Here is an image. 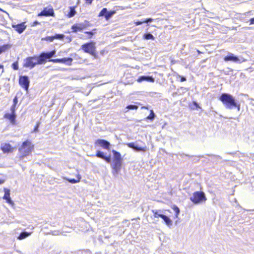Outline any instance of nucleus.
<instances>
[{
	"label": "nucleus",
	"instance_id": "e433bc0d",
	"mask_svg": "<svg viewBox=\"0 0 254 254\" xmlns=\"http://www.w3.org/2000/svg\"><path fill=\"white\" fill-rule=\"evenodd\" d=\"M39 126V123H37L36 126L35 127L33 131L37 132L38 131V127Z\"/></svg>",
	"mask_w": 254,
	"mask_h": 254
},
{
	"label": "nucleus",
	"instance_id": "4468645a",
	"mask_svg": "<svg viewBox=\"0 0 254 254\" xmlns=\"http://www.w3.org/2000/svg\"><path fill=\"white\" fill-rule=\"evenodd\" d=\"M128 147L133 149L136 151H143L145 152L146 150V147H141L136 146L134 143H128L127 144Z\"/></svg>",
	"mask_w": 254,
	"mask_h": 254
},
{
	"label": "nucleus",
	"instance_id": "c03bdc74",
	"mask_svg": "<svg viewBox=\"0 0 254 254\" xmlns=\"http://www.w3.org/2000/svg\"><path fill=\"white\" fill-rule=\"evenodd\" d=\"M86 2L89 4H91L93 0H85Z\"/></svg>",
	"mask_w": 254,
	"mask_h": 254
},
{
	"label": "nucleus",
	"instance_id": "a18cd8bd",
	"mask_svg": "<svg viewBox=\"0 0 254 254\" xmlns=\"http://www.w3.org/2000/svg\"><path fill=\"white\" fill-rule=\"evenodd\" d=\"M186 80V78L185 77H181V82H184V81H185Z\"/></svg>",
	"mask_w": 254,
	"mask_h": 254
},
{
	"label": "nucleus",
	"instance_id": "6ab92c4d",
	"mask_svg": "<svg viewBox=\"0 0 254 254\" xmlns=\"http://www.w3.org/2000/svg\"><path fill=\"white\" fill-rule=\"evenodd\" d=\"M31 232L28 233V232H27L25 231L21 232L19 236H18V239H19V240L24 239L27 238V237L29 236L30 235H31Z\"/></svg>",
	"mask_w": 254,
	"mask_h": 254
},
{
	"label": "nucleus",
	"instance_id": "a211bd4d",
	"mask_svg": "<svg viewBox=\"0 0 254 254\" xmlns=\"http://www.w3.org/2000/svg\"><path fill=\"white\" fill-rule=\"evenodd\" d=\"M11 45L9 44H4L2 46H0V54L6 51L8 49H10Z\"/></svg>",
	"mask_w": 254,
	"mask_h": 254
},
{
	"label": "nucleus",
	"instance_id": "1a4fd4ad",
	"mask_svg": "<svg viewBox=\"0 0 254 254\" xmlns=\"http://www.w3.org/2000/svg\"><path fill=\"white\" fill-rule=\"evenodd\" d=\"M54 14L53 8L52 6H48L44 8V9L38 14V16H53Z\"/></svg>",
	"mask_w": 254,
	"mask_h": 254
},
{
	"label": "nucleus",
	"instance_id": "2f4dec72",
	"mask_svg": "<svg viewBox=\"0 0 254 254\" xmlns=\"http://www.w3.org/2000/svg\"><path fill=\"white\" fill-rule=\"evenodd\" d=\"M173 209L176 213V217H178V215L179 214V213H180L179 208L177 206H174Z\"/></svg>",
	"mask_w": 254,
	"mask_h": 254
},
{
	"label": "nucleus",
	"instance_id": "ea45409f",
	"mask_svg": "<svg viewBox=\"0 0 254 254\" xmlns=\"http://www.w3.org/2000/svg\"><path fill=\"white\" fill-rule=\"evenodd\" d=\"M60 234H62V232H60V231H54L53 232V235H58Z\"/></svg>",
	"mask_w": 254,
	"mask_h": 254
},
{
	"label": "nucleus",
	"instance_id": "4be33fe9",
	"mask_svg": "<svg viewBox=\"0 0 254 254\" xmlns=\"http://www.w3.org/2000/svg\"><path fill=\"white\" fill-rule=\"evenodd\" d=\"M75 10L74 7H70V11L68 13L67 16L69 17H71L73 16L75 14Z\"/></svg>",
	"mask_w": 254,
	"mask_h": 254
},
{
	"label": "nucleus",
	"instance_id": "0eeeda50",
	"mask_svg": "<svg viewBox=\"0 0 254 254\" xmlns=\"http://www.w3.org/2000/svg\"><path fill=\"white\" fill-rule=\"evenodd\" d=\"M225 62L232 61L235 63L241 64L246 61V60L242 57L239 58L234 54L229 53L228 55L224 58Z\"/></svg>",
	"mask_w": 254,
	"mask_h": 254
},
{
	"label": "nucleus",
	"instance_id": "393cba45",
	"mask_svg": "<svg viewBox=\"0 0 254 254\" xmlns=\"http://www.w3.org/2000/svg\"><path fill=\"white\" fill-rule=\"evenodd\" d=\"M80 179H81V177L78 175L77 176V179H70V180L68 179L67 180L69 182L74 184V183H76L79 182L80 181Z\"/></svg>",
	"mask_w": 254,
	"mask_h": 254
},
{
	"label": "nucleus",
	"instance_id": "09e8293b",
	"mask_svg": "<svg viewBox=\"0 0 254 254\" xmlns=\"http://www.w3.org/2000/svg\"><path fill=\"white\" fill-rule=\"evenodd\" d=\"M142 108V109H146L147 108H146V107H142V108Z\"/></svg>",
	"mask_w": 254,
	"mask_h": 254
},
{
	"label": "nucleus",
	"instance_id": "9d476101",
	"mask_svg": "<svg viewBox=\"0 0 254 254\" xmlns=\"http://www.w3.org/2000/svg\"><path fill=\"white\" fill-rule=\"evenodd\" d=\"M0 149L4 153H11L13 151V148L9 143H2L0 144Z\"/></svg>",
	"mask_w": 254,
	"mask_h": 254
},
{
	"label": "nucleus",
	"instance_id": "f3484780",
	"mask_svg": "<svg viewBox=\"0 0 254 254\" xmlns=\"http://www.w3.org/2000/svg\"><path fill=\"white\" fill-rule=\"evenodd\" d=\"M4 117L9 120L12 124H14L16 118L15 114L6 113L4 115Z\"/></svg>",
	"mask_w": 254,
	"mask_h": 254
},
{
	"label": "nucleus",
	"instance_id": "b1692460",
	"mask_svg": "<svg viewBox=\"0 0 254 254\" xmlns=\"http://www.w3.org/2000/svg\"><path fill=\"white\" fill-rule=\"evenodd\" d=\"M116 13L115 11H108L107 14L105 15V18L106 19H109L113 14Z\"/></svg>",
	"mask_w": 254,
	"mask_h": 254
},
{
	"label": "nucleus",
	"instance_id": "20e7f679",
	"mask_svg": "<svg viewBox=\"0 0 254 254\" xmlns=\"http://www.w3.org/2000/svg\"><path fill=\"white\" fill-rule=\"evenodd\" d=\"M219 99L226 108L232 109L234 107H238V110H240V105L237 104L235 99L231 95L228 93H223L220 97Z\"/></svg>",
	"mask_w": 254,
	"mask_h": 254
},
{
	"label": "nucleus",
	"instance_id": "7c9ffc66",
	"mask_svg": "<svg viewBox=\"0 0 254 254\" xmlns=\"http://www.w3.org/2000/svg\"><path fill=\"white\" fill-rule=\"evenodd\" d=\"M72 61V59L71 58H64V64L70 65Z\"/></svg>",
	"mask_w": 254,
	"mask_h": 254
},
{
	"label": "nucleus",
	"instance_id": "37998d69",
	"mask_svg": "<svg viewBox=\"0 0 254 254\" xmlns=\"http://www.w3.org/2000/svg\"><path fill=\"white\" fill-rule=\"evenodd\" d=\"M250 24H254V18H252L250 19Z\"/></svg>",
	"mask_w": 254,
	"mask_h": 254
},
{
	"label": "nucleus",
	"instance_id": "39448f33",
	"mask_svg": "<svg viewBox=\"0 0 254 254\" xmlns=\"http://www.w3.org/2000/svg\"><path fill=\"white\" fill-rule=\"evenodd\" d=\"M190 199L194 204H198L201 202L205 201L206 200V198L204 192L202 191H196L193 193Z\"/></svg>",
	"mask_w": 254,
	"mask_h": 254
},
{
	"label": "nucleus",
	"instance_id": "aec40b11",
	"mask_svg": "<svg viewBox=\"0 0 254 254\" xmlns=\"http://www.w3.org/2000/svg\"><path fill=\"white\" fill-rule=\"evenodd\" d=\"M162 218L168 226L170 227L172 225V221L168 217L163 215Z\"/></svg>",
	"mask_w": 254,
	"mask_h": 254
},
{
	"label": "nucleus",
	"instance_id": "4c0bfd02",
	"mask_svg": "<svg viewBox=\"0 0 254 254\" xmlns=\"http://www.w3.org/2000/svg\"><path fill=\"white\" fill-rule=\"evenodd\" d=\"M104 160H105L107 163H110L111 162V159L109 157L105 156L103 158Z\"/></svg>",
	"mask_w": 254,
	"mask_h": 254
},
{
	"label": "nucleus",
	"instance_id": "a19ab883",
	"mask_svg": "<svg viewBox=\"0 0 254 254\" xmlns=\"http://www.w3.org/2000/svg\"><path fill=\"white\" fill-rule=\"evenodd\" d=\"M38 24H39V22L38 21H35L34 22H33L31 25L32 26H35L38 25Z\"/></svg>",
	"mask_w": 254,
	"mask_h": 254
},
{
	"label": "nucleus",
	"instance_id": "58836bf2",
	"mask_svg": "<svg viewBox=\"0 0 254 254\" xmlns=\"http://www.w3.org/2000/svg\"><path fill=\"white\" fill-rule=\"evenodd\" d=\"M17 102H18L17 98V97H15L13 99V105H15L16 106V104L17 103Z\"/></svg>",
	"mask_w": 254,
	"mask_h": 254
},
{
	"label": "nucleus",
	"instance_id": "423d86ee",
	"mask_svg": "<svg viewBox=\"0 0 254 254\" xmlns=\"http://www.w3.org/2000/svg\"><path fill=\"white\" fill-rule=\"evenodd\" d=\"M81 49L85 53H89L92 56H95L96 47L94 42L87 43L82 45Z\"/></svg>",
	"mask_w": 254,
	"mask_h": 254
},
{
	"label": "nucleus",
	"instance_id": "f03ea898",
	"mask_svg": "<svg viewBox=\"0 0 254 254\" xmlns=\"http://www.w3.org/2000/svg\"><path fill=\"white\" fill-rule=\"evenodd\" d=\"M34 150V145L29 140L24 141L18 148V158L19 161L26 162L29 161L28 157Z\"/></svg>",
	"mask_w": 254,
	"mask_h": 254
},
{
	"label": "nucleus",
	"instance_id": "f8f14e48",
	"mask_svg": "<svg viewBox=\"0 0 254 254\" xmlns=\"http://www.w3.org/2000/svg\"><path fill=\"white\" fill-rule=\"evenodd\" d=\"M4 194L3 196V199H5L6 202L10 204L11 206L14 205V203L13 201L11 200L10 196V190L9 189L4 188Z\"/></svg>",
	"mask_w": 254,
	"mask_h": 254
},
{
	"label": "nucleus",
	"instance_id": "79ce46f5",
	"mask_svg": "<svg viewBox=\"0 0 254 254\" xmlns=\"http://www.w3.org/2000/svg\"><path fill=\"white\" fill-rule=\"evenodd\" d=\"M144 23V22H143V20L141 21H137V22H135V23L136 24V25H140L142 23Z\"/></svg>",
	"mask_w": 254,
	"mask_h": 254
},
{
	"label": "nucleus",
	"instance_id": "de8ad7c7",
	"mask_svg": "<svg viewBox=\"0 0 254 254\" xmlns=\"http://www.w3.org/2000/svg\"><path fill=\"white\" fill-rule=\"evenodd\" d=\"M66 39H67L68 41H70V39L69 38L66 37Z\"/></svg>",
	"mask_w": 254,
	"mask_h": 254
},
{
	"label": "nucleus",
	"instance_id": "a878e982",
	"mask_svg": "<svg viewBox=\"0 0 254 254\" xmlns=\"http://www.w3.org/2000/svg\"><path fill=\"white\" fill-rule=\"evenodd\" d=\"M107 13V9L106 8H104L101 12L99 13V16H105Z\"/></svg>",
	"mask_w": 254,
	"mask_h": 254
},
{
	"label": "nucleus",
	"instance_id": "c85d7f7f",
	"mask_svg": "<svg viewBox=\"0 0 254 254\" xmlns=\"http://www.w3.org/2000/svg\"><path fill=\"white\" fill-rule=\"evenodd\" d=\"M155 114L154 113L153 110H151L150 111V114L147 117V119H149V120H153L154 119V118H155Z\"/></svg>",
	"mask_w": 254,
	"mask_h": 254
},
{
	"label": "nucleus",
	"instance_id": "dca6fc26",
	"mask_svg": "<svg viewBox=\"0 0 254 254\" xmlns=\"http://www.w3.org/2000/svg\"><path fill=\"white\" fill-rule=\"evenodd\" d=\"M143 81H146L148 82H154V79L152 76H142L139 77L137 80V81L138 82H141Z\"/></svg>",
	"mask_w": 254,
	"mask_h": 254
},
{
	"label": "nucleus",
	"instance_id": "ddd939ff",
	"mask_svg": "<svg viewBox=\"0 0 254 254\" xmlns=\"http://www.w3.org/2000/svg\"><path fill=\"white\" fill-rule=\"evenodd\" d=\"M12 27L19 33H22L26 28L24 23L18 24H12Z\"/></svg>",
	"mask_w": 254,
	"mask_h": 254
},
{
	"label": "nucleus",
	"instance_id": "bb28decb",
	"mask_svg": "<svg viewBox=\"0 0 254 254\" xmlns=\"http://www.w3.org/2000/svg\"><path fill=\"white\" fill-rule=\"evenodd\" d=\"M126 108L128 110H137L138 106L136 105H130L127 106Z\"/></svg>",
	"mask_w": 254,
	"mask_h": 254
},
{
	"label": "nucleus",
	"instance_id": "6e6552de",
	"mask_svg": "<svg viewBox=\"0 0 254 254\" xmlns=\"http://www.w3.org/2000/svg\"><path fill=\"white\" fill-rule=\"evenodd\" d=\"M29 80L28 76H21L19 77V84L23 87L26 91H28L29 86Z\"/></svg>",
	"mask_w": 254,
	"mask_h": 254
},
{
	"label": "nucleus",
	"instance_id": "7ed1b4c3",
	"mask_svg": "<svg viewBox=\"0 0 254 254\" xmlns=\"http://www.w3.org/2000/svg\"><path fill=\"white\" fill-rule=\"evenodd\" d=\"M112 153L114 155L113 164L111 165L112 173L114 176L117 177L121 171L123 159L119 152L113 150Z\"/></svg>",
	"mask_w": 254,
	"mask_h": 254
},
{
	"label": "nucleus",
	"instance_id": "2eb2a0df",
	"mask_svg": "<svg viewBox=\"0 0 254 254\" xmlns=\"http://www.w3.org/2000/svg\"><path fill=\"white\" fill-rule=\"evenodd\" d=\"M64 38L63 34H56L54 36H47L42 40H45L50 42L53 41L55 39H62Z\"/></svg>",
	"mask_w": 254,
	"mask_h": 254
},
{
	"label": "nucleus",
	"instance_id": "473e14b6",
	"mask_svg": "<svg viewBox=\"0 0 254 254\" xmlns=\"http://www.w3.org/2000/svg\"><path fill=\"white\" fill-rule=\"evenodd\" d=\"M12 68L14 70H17L18 69V64L17 62H15L12 64Z\"/></svg>",
	"mask_w": 254,
	"mask_h": 254
},
{
	"label": "nucleus",
	"instance_id": "cd10ccee",
	"mask_svg": "<svg viewBox=\"0 0 254 254\" xmlns=\"http://www.w3.org/2000/svg\"><path fill=\"white\" fill-rule=\"evenodd\" d=\"M96 156L97 157H99V158H102L103 159V158H104V157L105 156L104 154V153L103 152H101V151H98L97 152V154L96 155Z\"/></svg>",
	"mask_w": 254,
	"mask_h": 254
},
{
	"label": "nucleus",
	"instance_id": "49530a36",
	"mask_svg": "<svg viewBox=\"0 0 254 254\" xmlns=\"http://www.w3.org/2000/svg\"><path fill=\"white\" fill-rule=\"evenodd\" d=\"M0 68L2 69V72H2H2H3V66L2 65L0 64Z\"/></svg>",
	"mask_w": 254,
	"mask_h": 254
},
{
	"label": "nucleus",
	"instance_id": "72a5a7b5",
	"mask_svg": "<svg viewBox=\"0 0 254 254\" xmlns=\"http://www.w3.org/2000/svg\"><path fill=\"white\" fill-rule=\"evenodd\" d=\"M72 29H73V31L76 32L77 30H81V29L78 27L77 25H73L72 27Z\"/></svg>",
	"mask_w": 254,
	"mask_h": 254
},
{
	"label": "nucleus",
	"instance_id": "c9c22d12",
	"mask_svg": "<svg viewBox=\"0 0 254 254\" xmlns=\"http://www.w3.org/2000/svg\"><path fill=\"white\" fill-rule=\"evenodd\" d=\"M152 21H153V19H152L151 18H149L146 19L145 20H143V22H144V23H148V22H152Z\"/></svg>",
	"mask_w": 254,
	"mask_h": 254
},
{
	"label": "nucleus",
	"instance_id": "c756f323",
	"mask_svg": "<svg viewBox=\"0 0 254 254\" xmlns=\"http://www.w3.org/2000/svg\"><path fill=\"white\" fill-rule=\"evenodd\" d=\"M50 62H52L53 63H57V62H62L64 63V59H51L49 60Z\"/></svg>",
	"mask_w": 254,
	"mask_h": 254
},
{
	"label": "nucleus",
	"instance_id": "f257e3e1",
	"mask_svg": "<svg viewBox=\"0 0 254 254\" xmlns=\"http://www.w3.org/2000/svg\"><path fill=\"white\" fill-rule=\"evenodd\" d=\"M56 51L53 50L48 52H42L39 56L27 57L24 60L23 66L32 69L37 64L45 63L48 59L54 57Z\"/></svg>",
	"mask_w": 254,
	"mask_h": 254
},
{
	"label": "nucleus",
	"instance_id": "412c9836",
	"mask_svg": "<svg viewBox=\"0 0 254 254\" xmlns=\"http://www.w3.org/2000/svg\"><path fill=\"white\" fill-rule=\"evenodd\" d=\"M161 210H153L152 212L154 213V217L157 218L158 217L162 218L163 214L160 213Z\"/></svg>",
	"mask_w": 254,
	"mask_h": 254
},
{
	"label": "nucleus",
	"instance_id": "9b49d317",
	"mask_svg": "<svg viewBox=\"0 0 254 254\" xmlns=\"http://www.w3.org/2000/svg\"><path fill=\"white\" fill-rule=\"evenodd\" d=\"M95 144L107 150H109V147L111 145L109 142L104 139H98L95 142Z\"/></svg>",
	"mask_w": 254,
	"mask_h": 254
},
{
	"label": "nucleus",
	"instance_id": "5701e85b",
	"mask_svg": "<svg viewBox=\"0 0 254 254\" xmlns=\"http://www.w3.org/2000/svg\"><path fill=\"white\" fill-rule=\"evenodd\" d=\"M144 38L146 40L152 39L154 40V37L153 35L150 33L145 34L143 36Z\"/></svg>",
	"mask_w": 254,
	"mask_h": 254
},
{
	"label": "nucleus",
	"instance_id": "f704fd0d",
	"mask_svg": "<svg viewBox=\"0 0 254 254\" xmlns=\"http://www.w3.org/2000/svg\"><path fill=\"white\" fill-rule=\"evenodd\" d=\"M15 105H13L11 107V109H10V110H11V113H13V114H15Z\"/></svg>",
	"mask_w": 254,
	"mask_h": 254
}]
</instances>
